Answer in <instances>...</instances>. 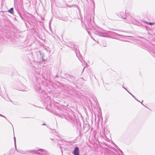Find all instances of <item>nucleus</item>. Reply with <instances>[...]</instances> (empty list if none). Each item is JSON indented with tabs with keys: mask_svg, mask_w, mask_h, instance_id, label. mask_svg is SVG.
<instances>
[{
	"mask_svg": "<svg viewBox=\"0 0 155 155\" xmlns=\"http://www.w3.org/2000/svg\"><path fill=\"white\" fill-rule=\"evenodd\" d=\"M129 93L130 94H131V95L132 96V97H134V98H135V97L134 95H132V94L131 93H130V92H129Z\"/></svg>",
	"mask_w": 155,
	"mask_h": 155,
	"instance_id": "2eb2a0df",
	"label": "nucleus"
},
{
	"mask_svg": "<svg viewBox=\"0 0 155 155\" xmlns=\"http://www.w3.org/2000/svg\"><path fill=\"white\" fill-rule=\"evenodd\" d=\"M123 87L124 88L125 90H126V88L124 87L123 86Z\"/></svg>",
	"mask_w": 155,
	"mask_h": 155,
	"instance_id": "a211bd4d",
	"label": "nucleus"
},
{
	"mask_svg": "<svg viewBox=\"0 0 155 155\" xmlns=\"http://www.w3.org/2000/svg\"><path fill=\"white\" fill-rule=\"evenodd\" d=\"M128 15V16L127 15L126 17L124 18V19L125 20V22L129 23L136 24V22L137 21L134 18H133L129 14Z\"/></svg>",
	"mask_w": 155,
	"mask_h": 155,
	"instance_id": "f257e3e1",
	"label": "nucleus"
},
{
	"mask_svg": "<svg viewBox=\"0 0 155 155\" xmlns=\"http://www.w3.org/2000/svg\"><path fill=\"white\" fill-rule=\"evenodd\" d=\"M93 3L94 5V2H93Z\"/></svg>",
	"mask_w": 155,
	"mask_h": 155,
	"instance_id": "412c9836",
	"label": "nucleus"
},
{
	"mask_svg": "<svg viewBox=\"0 0 155 155\" xmlns=\"http://www.w3.org/2000/svg\"><path fill=\"white\" fill-rule=\"evenodd\" d=\"M141 104H142V105H143V104L142 103H141Z\"/></svg>",
	"mask_w": 155,
	"mask_h": 155,
	"instance_id": "5701e85b",
	"label": "nucleus"
},
{
	"mask_svg": "<svg viewBox=\"0 0 155 155\" xmlns=\"http://www.w3.org/2000/svg\"><path fill=\"white\" fill-rule=\"evenodd\" d=\"M129 93L130 94H131V95L132 96V97H134V98H135V97L134 95H132V94L131 93H130V92H129Z\"/></svg>",
	"mask_w": 155,
	"mask_h": 155,
	"instance_id": "f8f14e48",
	"label": "nucleus"
},
{
	"mask_svg": "<svg viewBox=\"0 0 155 155\" xmlns=\"http://www.w3.org/2000/svg\"><path fill=\"white\" fill-rule=\"evenodd\" d=\"M0 116L5 117L7 120V118L5 116H4L1 114H0Z\"/></svg>",
	"mask_w": 155,
	"mask_h": 155,
	"instance_id": "6e6552de",
	"label": "nucleus"
},
{
	"mask_svg": "<svg viewBox=\"0 0 155 155\" xmlns=\"http://www.w3.org/2000/svg\"><path fill=\"white\" fill-rule=\"evenodd\" d=\"M152 24V23L150 22V23L149 24L151 25Z\"/></svg>",
	"mask_w": 155,
	"mask_h": 155,
	"instance_id": "6ab92c4d",
	"label": "nucleus"
},
{
	"mask_svg": "<svg viewBox=\"0 0 155 155\" xmlns=\"http://www.w3.org/2000/svg\"><path fill=\"white\" fill-rule=\"evenodd\" d=\"M87 32H88V33L89 34V32L88 31H87Z\"/></svg>",
	"mask_w": 155,
	"mask_h": 155,
	"instance_id": "b1692460",
	"label": "nucleus"
},
{
	"mask_svg": "<svg viewBox=\"0 0 155 155\" xmlns=\"http://www.w3.org/2000/svg\"><path fill=\"white\" fill-rule=\"evenodd\" d=\"M45 125V124H43V125Z\"/></svg>",
	"mask_w": 155,
	"mask_h": 155,
	"instance_id": "a878e982",
	"label": "nucleus"
},
{
	"mask_svg": "<svg viewBox=\"0 0 155 155\" xmlns=\"http://www.w3.org/2000/svg\"><path fill=\"white\" fill-rule=\"evenodd\" d=\"M141 104H142V105H143V104L142 103H141Z\"/></svg>",
	"mask_w": 155,
	"mask_h": 155,
	"instance_id": "4be33fe9",
	"label": "nucleus"
},
{
	"mask_svg": "<svg viewBox=\"0 0 155 155\" xmlns=\"http://www.w3.org/2000/svg\"><path fill=\"white\" fill-rule=\"evenodd\" d=\"M35 88L36 90L40 92L41 88L40 84H38L36 86H35Z\"/></svg>",
	"mask_w": 155,
	"mask_h": 155,
	"instance_id": "423d86ee",
	"label": "nucleus"
},
{
	"mask_svg": "<svg viewBox=\"0 0 155 155\" xmlns=\"http://www.w3.org/2000/svg\"><path fill=\"white\" fill-rule=\"evenodd\" d=\"M128 92H129L128 91H127V90H126Z\"/></svg>",
	"mask_w": 155,
	"mask_h": 155,
	"instance_id": "bb28decb",
	"label": "nucleus"
},
{
	"mask_svg": "<svg viewBox=\"0 0 155 155\" xmlns=\"http://www.w3.org/2000/svg\"><path fill=\"white\" fill-rule=\"evenodd\" d=\"M42 60H43V61H45V60L44 59H43V58H42Z\"/></svg>",
	"mask_w": 155,
	"mask_h": 155,
	"instance_id": "aec40b11",
	"label": "nucleus"
},
{
	"mask_svg": "<svg viewBox=\"0 0 155 155\" xmlns=\"http://www.w3.org/2000/svg\"><path fill=\"white\" fill-rule=\"evenodd\" d=\"M68 46L69 47H71L72 48H74L75 49V50L76 51V55L77 57L78 58V54H77V52H78L79 51L78 49V48L77 47V46L73 45H71V46Z\"/></svg>",
	"mask_w": 155,
	"mask_h": 155,
	"instance_id": "7ed1b4c3",
	"label": "nucleus"
},
{
	"mask_svg": "<svg viewBox=\"0 0 155 155\" xmlns=\"http://www.w3.org/2000/svg\"><path fill=\"white\" fill-rule=\"evenodd\" d=\"M129 93L130 94H131V95L132 96V97H134V98H135V97L134 95H132V94L131 93H130V92H129Z\"/></svg>",
	"mask_w": 155,
	"mask_h": 155,
	"instance_id": "4468645a",
	"label": "nucleus"
},
{
	"mask_svg": "<svg viewBox=\"0 0 155 155\" xmlns=\"http://www.w3.org/2000/svg\"><path fill=\"white\" fill-rule=\"evenodd\" d=\"M58 115H59V117H61V115H63V114L62 113H61L60 114H58Z\"/></svg>",
	"mask_w": 155,
	"mask_h": 155,
	"instance_id": "9d476101",
	"label": "nucleus"
},
{
	"mask_svg": "<svg viewBox=\"0 0 155 155\" xmlns=\"http://www.w3.org/2000/svg\"><path fill=\"white\" fill-rule=\"evenodd\" d=\"M14 10L13 8H11L9 11V12L11 13L12 14L13 13Z\"/></svg>",
	"mask_w": 155,
	"mask_h": 155,
	"instance_id": "0eeeda50",
	"label": "nucleus"
},
{
	"mask_svg": "<svg viewBox=\"0 0 155 155\" xmlns=\"http://www.w3.org/2000/svg\"><path fill=\"white\" fill-rule=\"evenodd\" d=\"M91 20L90 18L88 20V22L89 23L91 22Z\"/></svg>",
	"mask_w": 155,
	"mask_h": 155,
	"instance_id": "9b49d317",
	"label": "nucleus"
},
{
	"mask_svg": "<svg viewBox=\"0 0 155 155\" xmlns=\"http://www.w3.org/2000/svg\"><path fill=\"white\" fill-rule=\"evenodd\" d=\"M64 117L68 121H69L71 123H73L74 121V119L73 115V116L66 115L64 116Z\"/></svg>",
	"mask_w": 155,
	"mask_h": 155,
	"instance_id": "f03ea898",
	"label": "nucleus"
},
{
	"mask_svg": "<svg viewBox=\"0 0 155 155\" xmlns=\"http://www.w3.org/2000/svg\"><path fill=\"white\" fill-rule=\"evenodd\" d=\"M74 155H79V150L78 147H76L73 151Z\"/></svg>",
	"mask_w": 155,
	"mask_h": 155,
	"instance_id": "20e7f679",
	"label": "nucleus"
},
{
	"mask_svg": "<svg viewBox=\"0 0 155 155\" xmlns=\"http://www.w3.org/2000/svg\"><path fill=\"white\" fill-rule=\"evenodd\" d=\"M118 35L119 36H120V37H122V36H123L122 35Z\"/></svg>",
	"mask_w": 155,
	"mask_h": 155,
	"instance_id": "f3484780",
	"label": "nucleus"
},
{
	"mask_svg": "<svg viewBox=\"0 0 155 155\" xmlns=\"http://www.w3.org/2000/svg\"><path fill=\"white\" fill-rule=\"evenodd\" d=\"M137 101H139V102H140V101H139L137 100V98L135 97V98H134Z\"/></svg>",
	"mask_w": 155,
	"mask_h": 155,
	"instance_id": "dca6fc26",
	"label": "nucleus"
},
{
	"mask_svg": "<svg viewBox=\"0 0 155 155\" xmlns=\"http://www.w3.org/2000/svg\"><path fill=\"white\" fill-rule=\"evenodd\" d=\"M129 93L130 94H131V95L132 96V97H134V98H135V97L134 95H132V94L131 93H130V92H129Z\"/></svg>",
	"mask_w": 155,
	"mask_h": 155,
	"instance_id": "ddd939ff",
	"label": "nucleus"
},
{
	"mask_svg": "<svg viewBox=\"0 0 155 155\" xmlns=\"http://www.w3.org/2000/svg\"><path fill=\"white\" fill-rule=\"evenodd\" d=\"M126 11L125 12H124V11H121L120 12V14L121 17L124 19V18H125V15L126 14Z\"/></svg>",
	"mask_w": 155,
	"mask_h": 155,
	"instance_id": "39448f33",
	"label": "nucleus"
},
{
	"mask_svg": "<svg viewBox=\"0 0 155 155\" xmlns=\"http://www.w3.org/2000/svg\"><path fill=\"white\" fill-rule=\"evenodd\" d=\"M84 68H85V67H84V69H83V71L84 70Z\"/></svg>",
	"mask_w": 155,
	"mask_h": 155,
	"instance_id": "393cba45",
	"label": "nucleus"
},
{
	"mask_svg": "<svg viewBox=\"0 0 155 155\" xmlns=\"http://www.w3.org/2000/svg\"><path fill=\"white\" fill-rule=\"evenodd\" d=\"M14 140L15 145H16V139L15 137H14Z\"/></svg>",
	"mask_w": 155,
	"mask_h": 155,
	"instance_id": "1a4fd4ad",
	"label": "nucleus"
}]
</instances>
